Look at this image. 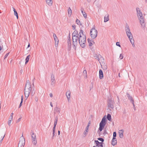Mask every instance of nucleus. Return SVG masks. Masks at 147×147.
<instances>
[{
    "label": "nucleus",
    "instance_id": "26",
    "mask_svg": "<svg viewBox=\"0 0 147 147\" xmlns=\"http://www.w3.org/2000/svg\"><path fill=\"white\" fill-rule=\"evenodd\" d=\"M78 32L77 30H75L74 32L72 34V36H78Z\"/></svg>",
    "mask_w": 147,
    "mask_h": 147
},
{
    "label": "nucleus",
    "instance_id": "58",
    "mask_svg": "<svg viewBox=\"0 0 147 147\" xmlns=\"http://www.w3.org/2000/svg\"><path fill=\"white\" fill-rule=\"evenodd\" d=\"M127 96L128 97V98H129V97H131V96H130L129 94H127Z\"/></svg>",
    "mask_w": 147,
    "mask_h": 147
},
{
    "label": "nucleus",
    "instance_id": "47",
    "mask_svg": "<svg viewBox=\"0 0 147 147\" xmlns=\"http://www.w3.org/2000/svg\"><path fill=\"white\" fill-rule=\"evenodd\" d=\"M55 81H51V85L52 86H54Z\"/></svg>",
    "mask_w": 147,
    "mask_h": 147
},
{
    "label": "nucleus",
    "instance_id": "23",
    "mask_svg": "<svg viewBox=\"0 0 147 147\" xmlns=\"http://www.w3.org/2000/svg\"><path fill=\"white\" fill-rule=\"evenodd\" d=\"M131 101V102L132 103V104L134 107L135 105L134 104V101L133 99L131 97H129V98H128Z\"/></svg>",
    "mask_w": 147,
    "mask_h": 147
},
{
    "label": "nucleus",
    "instance_id": "31",
    "mask_svg": "<svg viewBox=\"0 0 147 147\" xmlns=\"http://www.w3.org/2000/svg\"><path fill=\"white\" fill-rule=\"evenodd\" d=\"M90 124V121H89L88 124L87 125L86 127V129L85 130V131L86 132H87L88 131V129L89 128V126Z\"/></svg>",
    "mask_w": 147,
    "mask_h": 147
},
{
    "label": "nucleus",
    "instance_id": "62",
    "mask_svg": "<svg viewBox=\"0 0 147 147\" xmlns=\"http://www.w3.org/2000/svg\"><path fill=\"white\" fill-rule=\"evenodd\" d=\"M30 47V44H29L28 45V47Z\"/></svg>",
    "mask_w": 147,
    "mask_h": 147
},
{
    "label": "nucleus",
    "instance_id": "25",
    "mask_svg": "<svg viewBox=\"0 0 147 147\" xmlns=\"http://www.w3.org/2000/svg\"><path fill=\"white\" fill-rule=\"evenodd\" d=\"M88 42L90 46H91L94 43V41H92L89 39H88Z\"/></svg>",
    "mask_w": 147,
    "mask_h": 147
},
{
    "label": "nucleus",
    "instance_id": "45",
    "mask_svg": "<svg viewBox=\"0 0 147 147\" xmlns=\"http://www.w3.org/2000/svg\"><path fill=\"white\" fill-rule=\"evenodd\" d=\"M22 117H20V118L17 120V121H16V122L18 123V122H19L21 120V119Z\"/></svg>",
    "mask_w": 147,
    "mask_h": 147
},
{
    "label": "nucleus",
    "instance_id": "38",
    "mask_svg": "<svg viewBox=\"0 0 147 147\" xmlns=\"http://www.w3.org/2000/svg\"><path fill=\"white\" fill-rule=\"evenodd\" d=\"M23 99H22V100H21V102H20V104L19 106V108H20L22 106V102H23Z\"/></svg>",
    "mask_w": 147,
    "mask_h": 147
},
{
    "label": "nucleus",
    "instance_id": "49",
    "mask_svg": "<svg viewBox=\"0 0 147 147\" xmlns=\"http://www.w3.org/2000/svg\"><path fill=\"white\" fill-rule=\"evenodd\" d=\"M11 120H9L8 122V124L9 125H10L11 123Z\"/></svg>",
    "mask_w": 147,
    "mask_h": 147
},
{
    "label": "nucleus",
    "instance_id": "33",
    "mask_svg": "<svg viewBox=\"0 0 147 147\" xmlns=\"http://www.w3.org/2000/svg\"><path fill=\"white\" fill-rule=\"evenodd\" d=\"M68 47H70L71 45V41L70 40H68Z\"/></svg>",
    "mask_w": 147,
    "mask_h": 147
},
{
    "label": "nucleus",
    "instance_id": "52",
    "mask_svg": "<svg viewBox=\"0 0 147 147\" xmlns=\"http://www.w3.org/2000/svg\"><path fill=\"white\" fill-rule=\"evenodd\" d=\"M83 74H87V71H86V70H84L83 71Z\"/></svg>",
    "mask_w": 147,
    "mask_h": 147
},
{
    "label": "nucleus",
    "instance_id": "37",
    "mask_svg": "<svg viewBox=\"0 0 147 147\" xmlns=\"http://www.w3.org/2000/svg\"><path fill=\"white\" fill-rule=\"evenodd\" d=\"M14 15L16 16L17 18L18 19V13H17V12L16 11H15V12H14Z\"/></svg>",
    "mask_w": 147,
    "mask_h": 147
},
{
    "label": "nucleus",
    "instance_id": "4",
    "mask_svg": "<svg viewBox=\"0 0 147 147\" xmlns=\"http://www.w3.org/2000/svg\"><path fill=\"white\" fill-rule=\"evenodd\" d=\"M137 17L142 27L143 28H144L146 27V23L143 16H137Z\"/></svg>",
    "mask_w": 147,
    "mask_h": 147
},
{
    "label": "nucleus",
    "instance_id": "17",
    "mask_svg": "<svg viewBox=\"0 0 147 147\" xmlns=\"http://www.w3.org/2000/svg\"><path fill=\"white\" fill-rule=\"evenodd\" d=\"M123 129L119 130V136L120 138H122L123 136Z\"/></svg>",
    "mask_w": 147,
    "mask_h": 147
},
{
    "label": "nucleus",
    "instance_id": "61",
    "mask_svg": "<svg viewBox=\"0 0 147 147\" xmlns=\"http://www.w3.org/2000/svg\"><path fill=\"white\" fill-rule=\"evenodd\" d=\"M20 73H22V72H23V70L22 69H21L20 70Z\"/></svg>",
    "mask_w": 147,
    "mask_h": 147
},
{
    "label": "nucleus",
    "instance_id": "64",
    "mask_svg": "<svg viewBox=\"0 0 147 147\" xmlns=\"http://www.w3.org/2000/svg\"><path fill=\"white\" fill-rule=\"evenodd\" d=\"M58 132V135H59L60 134V131H59Z\"/></svg>",
    "mask_w": 147,
    "mask_h": 147
},
{
    "label": "nucleus",
    "instance_id": "29",
    "mask_svg": "<svg viewBox=\"0 0 147 147\" xmlns=\"http://www.w3.org/2000/svg\"><path fill=\"white\" fill-rule=\"evenodd\" d=\"M107 119L108 120H109V121H111V115L110 114H107Z\"/></svg>",
    "mask_w": 147,
    "mask_h": 147
},
{
    "label": "nucleus",
    "instance_id": "53",
    "mask_svg": "<svg viewBox=\"0 0 147 147\" xmlns=\"http://www.w3.org/2000/svg\"><path fill=\"white\" fill-rule=\"evenodd\" d=\"M53 136L52 137V139H53L54 138V135H55V133H53Z\"/></svg>",
    "mask_w": 147,
    "mask_h": 147
},
{
    "label": "nucleus",
    "instance_id": "43",
    "mask_svg": "<svg viewBox=\"0 0 147 147\" xmlns=\"http://www.w3.org/2000/svg\"><path fill=\"white\" fill-rule=\"evenodd\" d=\"M35 100L37 102L38 101V97L37 96H35L34 98Z\"/></svg>",
    "mask_w": 147,
    "mask_h": 147
},
{
    "label": "nucleus",
    "instance_id": "54",
    "mask_svg": "<svg viewBox=\"0 0 147 147\" xmlns=\"http://www.w3.org/2000/svg\"><path fill=\"white\" fill-rule=\"evenodd\" d=\"M49 96H50L51 97H52L53 96V95L52 93H50L49 94Z\"/></svg>",
    "mask_w": 147,
    "mask_h": 147
},
{
    "label": "nucleus",
    "instance_id": "18",
    "mask_svg": "<svg viewBox=\"0 0 147 147\" xmlns=\"http://www.w3.org/2000/svg\"><path fill=\"white\" fill-rule=\"evenodd\" d=\"M47 4L49 6H51L53 4L52 0H46Z\"/></svg>",
    "mask_w": 147,
    "mask_h": 147
},
{
    "label": "nucleus",
    "instance_id": "44",
    "mask_svg": "<svg viewBox=\"0 0 147 147\" xmlns=\"http://www.w3.org/2000/svg\"><path fill=\"white\" fill-rule=\"evenodd\" d=\"M55 127L56 126H54L53 128V133H55Z\"/></svg>",
    "mask_w": 147,
    "mask_h": 147
},
{
    "label": "nucleus",
    "instance_id": "22",
    "mask_svg": "<svg viewBox=\"0 0 147 147\" xmlns=\"http://www.w3.org/2000/svg\"><path fill=\"white\" fill-rule=\"evenodd\" d=\"M5 136V133H3L1 135V140H0V142H2L3 139L4 138Z\"/></svg>",
    "mask_w": 147,
    "mask_h": 147
},
{
    "label": "nucleus",
    "instance_id": "3",
    "mask_svg": "<svg viewBox=\"0 0 147 147\" xmlns=\"http://www.w3.org/2000/svg\"><path fill=\"white\" fill-rule=\"evenodd\" d=\"M125 29L127 36L128 37L132 46L133 47H134V41L133 38L132 34L130 31L129 26L127 24H126L125 25Z\"/></svg>",
    "mask_w": 147,
    "mask_h": 147
},
{
    "label": "nucleus",
    "instance_id": "36",
    "mask_svg": "<svg viewBox=\"0 0 147 147\" xmlns=\"http://www.w3.org/2000/svg\"><path fill=\"white\" fill-rule=\"evenodd\" d=\"M76 23L77 24H78V25H80V20H78V19H76Z\"/></svg>",
    "mask_w": 147,
    "mask_h": 147
},
{
    "label": "nucleus",
    "instance_id": "35",
    "mask_svg": "<svg viewBox=\"0 0 147 147\" xmlns=\"http://www.w3.org/2000/svg\"><path fill=\"white\" fill-rule=\"evenodd\" d=\"M98 140L100 141H101L102 142H102V143H103V142L104 141V140L103 139L101 138H98Z\"/></svg>",
    "mask_w": 147,
    "mask_h": 147
},
{
    "label": "nucleus",
    "instance_id": "11",
    "mask_svg": "<svg viewBox=\"0 0 147 147\" xmlns=\"http://www.w3.org/2000/svg\"><path fill=\"white\" fill-rule=\"evenodd\" d=\"M53 36L55 41V46L56 47H57L58 46V44L59 40L55 34L54 33L53 34Z\"/></svg>",
    "mask_w": 147,
    "mask_h": 147
},
{
    "label": "nucleus",
    "instance_id": "48",
    "mask_svg": "<svg viewBox=\"0 0 147 147\" xmlns=\"http://www.w3.org/2000/svg\"><path fill=\"white\" fill-rule=\"evenodd\" d=\"M102 144H100L99 145H98V146H97V147H103Z\"/></svg>",
    "mask_w": 147,
    "mask_h": 147
},
{
    "label": "nucleus",
    "instance_id": "32",
    "mask_svg": "<svg viewBox=\"0 0 147 147\" xmlns=\"http://www.w3.org/2000/svg\"><path fill=\"white\" fill-rule=\"evenodd\" d=\"M51 81H55V76L53 74H52L51 76Z\"/></svg>",
    "mask_w": 147,
    "mask_h": 147
},
{
    "label": "nucleus",
    "instance_id": "57",
    "mask_svg": "<svg viewBox=\"0 0 147 147\" xmlns=\"http://www.w3.org/2000/svg\"><path fill=\"white\" fill-rule=\"evenodd\" d=\"M91 0H87V1L88 3H90L91 2Z\"/></svg>",
    "mask_w": 147,
    "mask_h": 147
},
{
    "label": "nucleus",
    "instance_id": "40",
    "mask_svg": "<svg viewBox=\"0 0 147 147\" xmlns=\"http://www.w3.org/2000/svg\"><path fill=\"white\" fill-rule=\"evenodd\" d=\"M123 58V56L122 54H120L119 56V58L120 59H122Z\"/></svg>",
    "mask_w": 147,
    "mask_h": 147
},
{
    "label": "nucleus",
    "instance_id": "30",
    "mask_svg": "<svg viewBox=\"0 0 147 147\" xmlns=\"http://www.w3.org/2000/svg\"><path fill=\"white\" fill-rule=\"evenodd\" d=\"M109 19L108 16H105L104 17V22H106L109 20Z\"/></svg>",
    "mask_w": 147,
    "mask_h": 147
},
{
    "label": "nucleus",
    "instance_id": "9",
    "mask_svg": "<svg viewBox=\"0 0 147 147\" xmlns=\"http://www.w3.org/2000/svg\"><path fill=\"white\" fill-rule=\"evenodd\" d=\"M104 58L101 56V57L100 58L99 60L98 61L99 62L102 67V66L104 67V68L105 69H107V66L105 65V63L104 62Z\"/></svg>",
    "mask_w": 147,
    "mask_h": 147
},
{
    "label": "nucleus",
    "instance_id": "6",
    "mask_svg": "<svg viewBox=\"0 0 147 147\" xmlns=\"http://www.w3.org/2000/svg\"><path fill=\"white\" fill-rule=\"evenodd\" d=\"M90 36L93 39L95 38L97 36V31L95 28H92L90 31Z\"/></svg>",
    "mask_w": 147,
    "mask_h": 147
},
{
    "label": "nucleus",
    "instance_id": "46",
    "mask_svg": "<svg viewBox=\"0 0 147 147\" xmlns=\"http://www.w3.org/2000/svg\"><path fill=\"white\" fill-rule=\"evenodd\" d=\"M9 53H7V54L5 55V58H6V57L8 56V55H9Z\"/></svg>",
    "mask_w": 147,
    "mask_h": 147
},
{
    "label": "nucleus",
    "instance_id": "42",
    "mask_svg": "<svg viewBox=\"0 0 147 147\" xmlns=\"http://www.w3.org/2000/svg\"><path fill=\"white\" fill-rule=\"evenodd\" d=\"M116 45L118 46L119 47H121V45H120V43L119 42H117L116 43Z\"/></svg>",
    "mask_w": 147,
    "mask_h": 147
},
{
    "label": "nucleus",
    "instance_id": "1",
    "mask_svg": "<svg viewBox=\"0 0 147 147\" xmlns=\"http://www.w3.org/2000/svg\"><path fill=\"white\" fill-rule=\"evenodd\" d=\"M34 79L35 78H34L32 81V86L31 85V83L29 80H27L26 82L24 89V94L26 99H27L29 95L33 96L35 94V91L34 84Z\"/></svg>",
    "mask_w": 147,
    "mask_h": 147
},
{
    "label": "nucleus",
    "instance_id": "2",
    "mask_svg": "<svg viewBox=\"0 0 147 147\" xmlns=\"http://www.w3.org/2000/svg\"><path fill=\"white\" fill-rule=\"evenodd\" d=\"M78 35L79 43L82 48H84L86 46V37L85 35H84L82 30H80Z\"/></svg>",
    "mask_w": 147,
    "mask_h": 147
},
{
    "label": "nucleus",
    "instance_id": "21",
    "mask_svg": "<svg viewBox=\"0 0 147 147\" xmlns=\"http://www.w3.org/2000/svg\"><path fill=\"white\" fill-rule=\"evenodd\" d=\"M72 13V10L69 7L68 9V15L70 17Z\"/></svg>",
    "mask_w": 147,
    "mask_h": 147
},
{
    "label": "nucleus",
    "instance_id": "19",
    "mask_svg": "<svg viewBox=\"0 0 147 147\" xmlns=\"http://www.w3.org/2000/svg\"><path fill=\"white\" fill-rule=\"evenodd\" d=\"M84 9H81V11L82 14L83 16L85 18H87V14L84 11Z\"/></svg>",
    "mask_w": 147,
    "mask_h": 147
},
{
    "label": "nucleus",
    "instance_id": "50",
    "mask_svg": "<svg viewBox=\"0 0 147 147\" xmlns=\"http://www.w3.org/2000/svg\"><path fill=\"white\" fill-rule=\"evenodd\" d=\"M72 27L73 29L75 30V29L76 26L75 25H73L72 26Z\"/></svg>",
    "mask_w": 147,
    "mask_h": 147
},
{
    "label": "nucleus",
    "instance_id": "7",
    "mask_svg": "<svg viewBox=\"0 0 147 147\" xmlns=\"http://www.w3.org/2000/svg\"><path fill=\"white\" fill-rule=\"evenodd\" d=\"M31 135L32 142L33 144L35 145L37 143V139L35 134H34L33 131L31 132Z\"/></svg>",
    "mask_w": 147,
    "mask_h": 147
},
{
    "label": "nucleus",
    "instance_id": "28",
    "mask_svg": "<svg viewBox=\"0 0 147 147\" xmlns=\"http://www.w3.org/2000/svg\"><path fill=\"white\" fill-rule=\"evenodd\" d=\"M96 143V146L97 147L98 146V145H99L100 144H103V143L102 142H100L98 141V140H95L94 141Z\"/></svg>",
    "mask_w": 147,
    "mask_h": 147
},
{
    "label": "nucleus",
    "instance_id": "5",
    "mask_svg": "<svg viewBox=\"0 0 147 147\" xmlns=\"http://www.w3.org/2000/svg\"><path fill=\"white\" fill-rule=\"evenodd\" d=\"M106 124V119L105 117H104L102 118L99 124V130L100 131H101L104 129Z\"/></svg>",
    "mask_w": 147,
    "mask_h": 147
},
{
    "label": "nucleus",
    "instance_id": "56",
    "mask_svg": "<svg viewBox=\"0 0 147 147\" xmlns=\"http://www.w3.org/2000/svg\"><path fill=\"white\" fill-rule=\"evenodd\" d=\"M86 132H87L86 131H84V135H86L87 134V133H86Z\"/></svg>",
    "mask_w": 147,
    "mask_h": 147
},
{
    "label": "nucleus",
    "instance_id": "60",
    "mask_svg": "<svg viewBox=\"0 0 147 147\" xmlns=\"http://www.w3.org/2000/svg\"><path fill=\"white\" fill-rule=\"evenodd\" d=\"M106 133V131L105 130L104 131V134H105Z\"/></svg>",
    "mask_w": 147,
    "mask_h": 147
},
{
    "label": "nucleus",
    "instance_id": "34",
    "mask_svg": "<svg viewBox=\"0 0 147 147\" xmlns=\"http://www.w3.org/2000/svg\"><path fill=\"white\" fill-rule=\"evenodd\" d=\"M78 39V36H72V40H74L75 39Z\"/></svg>",
    "mask_w": 147,
    "mask_h": 147
},
{
    "label": "nucleus",
    "instance_id": "59",
    "mask_svg": "<svg viewBox=\"0 0 147 147\" xmlns=\"http://www.w3.org/2000/svg\"><path fill=\"white\" fill-rule=\"evenodd\" d=\"M50 105H51V107H53V105H52V102H50Z\"/></svg>",
    "mask_w": 147,
    "mask_h": 147
},
{
    "label": "nucleus",
    "instance_id": "10",
    "mask_svg": "<svg viewBox=\"0 0 147 147\" xmlns=\"http://www.w3.org/2000/svg\"><path fill=\"white\" fill-rule=\"evenodd\" d=\"M108 107L113 109L114 107V102L112 98H109L108 100Z\"/></svg>",
    "mask_w": 147,
    "mask_h": 147
},
{
    "label": "nucleus",
    "instance_id": "27",
    "mask_svg": "<svg viewBox=\"0 0 147 147\" xmlns=\"http://www.w3.org/2000/svg\"><path fill=\"white\" fill-rule=\"evenodd\" d=\"M30 55H29L26 57V59H25V64H26L28 62L30 59Z\"/></svg>",
    "mask_w": 147,
    "mask_h": 147
},
{
    "label": "nucleus",
    "instance_id": "63",
    "mask_svg": "<svg viewBox=\"0 0 147 147\" xmlns=\"http://www.w3.org/2000/svg\"><path fill=\"white\" fill-rule=\"evenodd\" d=\"M13 8V9L14 12H15V11H16V10H15V9H14V8Z\"/></svg>",
    "mask_w": 147,
    "mask_h": 147
},
{
    "label": "nucleus",
    "instance_id": "13",
    "mask_svg": "<svg viewBox=\"0 0 147 147\" xmlns=\"http://www.w3.org/2000/svg\"><path fill=\"white\" fill-rule=\"evenodd\" d=\"M78 39H74L73 40V44L74 46V48L75 49H76V47L77 46L78 43Z\"/></svg>",
    "mask_w": 147,
    "mask_h": 147
},
{
    "label": "nucleus",
    "instance_id": "41",
    "mask_svg": "<svg viewBox=\"0 0 147 147\" xmlns=\"http://www.w3.org/2000/svg\"><path fill=\"white\" fill-rule=\"evenodd\" d=\"M57 121H58V117H57L56 116L55 118L54 122L57 123Z\"/></svg>",
    "mask_w": 147,
    "mask_h": 147
},
{
    "label": "nucleus",
    "instance_id": "51",
    "mask_svg": "<svg viewBox=\"0 0 147 147\" xmlns=\"http://www.w3.org/2000/svg\"><path fill=\"white\" fill-rule=\"evenodd\" d=\"M13 119V116L12 115L11 116V117H10L9 119V120H11V121H12Z\"/></svg>",
    "mask_w": 147,
    "mask_h": 147
},
{
    "label": "nucleus",
    "instance_id": "39",
    "mask_svg": "<svg viewBox=\"0 0 147 147\" xmlns=\"http://www.w3.org/2000/svg\"><path fill=\"white\" fill-rule=\"evenodd\" d=\"M117 136V134L116 132H114L113 133V137L115 138Z\"/></svg>",
    "mask_w": 147,
    "mask_h": 147
},
{
    "label": "nucleus",
    "instance_id": "15",
    "mask_svg": "<svg viewBox=\"0 0 147 147\" xmlns=\"http://www.w3.org/2000/svg\"><path fill=\"white\" fill-rule=\"evenodd\" d=\"M117 143V139L115 138H113L112 140V144L113 146H115Z\"/></svg>",
    "mask_w": 147,
    "mask_h": 147
},
{
    "label": "nucleus",
    "instance_id": "55",
    "mask_svg": "<svg viewBox=\"0 0 147 147\" xmlns=\"http://www.w3.org/2000/svg\"><path fill=\"white\" fill-rule=\"evenodd\" d=\"M57 123L55 122H54V126H56V125H57Z\"/></svg>",
    "mask_w": 147,
    "mask_h": 147
},
{
    "label": "nucleus",
    "instance_id": "12",
    "mask_svg": "<svg viewBox=\"0 0 147 147\" xmlns=\"http://www.w3.org/2000/svg\"><path fill=\"white\" fill-rule=\"evenodd\" d=\"M136 14L137 16H142L143 15V14L140 10V9L138 7H137L136 8Z\"/></svg>",
    "mask_w": 147,
    "mask_h": 147
},
{
    "label": "nucleus",
    "instance_id": "16",
    "mask_svg": "<svg viewBox=\"0 0 147 147\" xmlns=\"http://www.w3.org/2000/svg\"><path fill=\"white\" fill-rule=\"evenodd\" d=\"M103 77V74L102 71L101 69H100L99 71V78L100 79H102Z\"/></svg>",
    "mask_w": 147,
    "mask_h": 147
},
{
    "label": "nucleus",
    "instance_id": "14",
    "mask_svg": "<svg viewBox=\"0 0 147 147\" xmlns=\"http://www.w3.org/2000/svg\"><path fill=\"white\" fill-rule=\"evenodd\" d=\"M71 92L70 90L67 91L66 93V95L67 96V99L69 100L70 97Z\"/></svg>",
    "mask_w": 147,
    "mask_h": 147
},
{
    "label": "nucleus",
    "instance_id": "20",
    "mask_svg": "<svg viewBox=\"0 0 147 147\" xmlns=\"http://www.w3.org/2000/svg\"><path fill=\"white\" fill-rule=\"evenodd\" d=\"M60 109L57 107L55 108L54 110V113H59L60 112Z\"/></svg>",
    "mask_w": 147,
    "mask_h": 147
},
{
    "label": "nucleus",
    "instance_id": "24",
    "mask_svg": "<svg viewBox=\"0 0 147 147\" xmlns=\"http://www.w3.org/2000/svg\"><path fill=\"white\" fill-rule=\"evenodd\" d=\"M101 55H100L95 54L94 56V57H95L96 59H97L98 61H99Z\"/></svg>",
    "mask_w": 147,
    "mask_h": 147
},
{
    "label": "nucleus",
    "instance_id": "8",
    "mask_svg": "<svg viewBox=\"0 0 147 147\" xmlns=\"http://www.w3.org/2000/svg\"><path fill=\"white\" fill-rule=\"evenodd\" d=\"M18 147H24L25 145V139L23 136L20 137Z\"/></svg>",
    "mask_w": 147,
    "mask_h": 147
}]
</instances>
